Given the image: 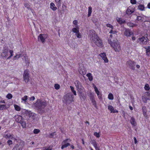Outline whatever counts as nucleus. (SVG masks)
I'll list each match as a JSON object with an SVG mask.
<instances>
[{"label": "nucleus", "instance_id": "nucleus-45", "mask_svg": "<svg viewBox=\"0 0 150 150\" xmlns=\"http://www.w3.org/2000/svg\"><path fill=\"white\" fill-rule=\"evenodd\" d=\"M40 132V129H35L33 131V133L35 134H38Z\"/></svg>", "mask_w": 150, "mask_h": 150}, {"label": "nucleus", "instance_id": "nucleus-33", "mask_svg": "<svg viewBox=\"0 0 150 150\" xmlns=\"http://www.w3.org/2000/svg\"><path fill=\"white\" fill-rule=\"evenodd\" d=\"M92 8L91 6H89L88 7V17H90L91 15V14L92 12Z\"/></svg>", "mask_w": 150, "mask_h": 150}, {"label": "nucleus", "instance_id": "nucleus-19", "mask_svg": "<svg viewBox=\"0 0 150 150\" xmlns=\"http://www.w3.org/2000/svg\"><path fill=\"white\" fill-rule=\"evenodd\" d=\"M130 122L132 125L134 126H135L137 125L135 119L133 117L131 118L130 120Z\"/></svg>", "mask_w": 150, "mask_h": 150}, {"label": "nucleus", "instance_id": "nucleus-58", "mask_svg": "<svg viewBox=\"0 0 150 150\" xmlns=\"http://www.w3.org/2000/svg\"><path fill=\"white\" fill-rule=\"evenodd\" d=\"M106 26L107 27L111 28L112 29L113 28V27L112 25L110 24H107L106 25Z\"/></svg>", "mask_w": 150, "mask_h": 150}, {"label": "nucleus", "instance_id": "nucleus-22", "mask_svg": "<svg viewBox=\"0 0 150 150\" xmlns=\"http://www.w3.org/2000/svg\"><path fill=\"white\" fill-rule=\"evenodd\" d=\"M3 137L5 138L6 139H11L13 138V137H12V135H11L10 133H8L7 134H4V135Z\"/></svg>", "mask_w": 150, "mask_h": 150}, {"label": "nucleus", "instance_id": "nucleus-18", "mask_svg": "<svg viewBox=\"0 0 150 150\" xmlns=\"http://www.w3.org/2000/svg\"><path fill=\"white\" fill-rule=\"evenodd\" d=\"M108 109L110 110L111 112L115 113L118 112V111L116 109L115 110L113 107L111 105H109L108 107Z\"/></svg>", "mask_w": 150, "mask_h": 150}, {"label": "nucleus", "instance_id": "nucleus-23", "mask_svg": "<svg viewBox=\"0 0 150 150\" xmlns=\"http://www.w3.org/2000/svg\"><path fill=\"white\" fill-rule=\"evenodd\" d=\"M9 107V105H0V110H3L8 108Z\"/></svg>", "mask_w": 150, "mask_h": 150}, {"label": "nucleus", "instance_id": "nucleus-52", "mask_svg": "<svg viewBox=\"0 0 150 150\" xmlns=\"http://www.w3.org/2000/svg\"><path fill=\"white\" fill-rule=\"evenodd\" d=\"M24 6H25V7H27L28 9H30L31 10V11L33 13V9H32L31 8H29L28 7V4L27 3H25V4H24Z\"/></svg>", "mask_w": 150, "mask_h": 150}, {"label": "nucleus", "instance_id": "nucleus-3", "mask_svg": "<svg viewBox=\"0 0 150 150\" xmlns=\"http://www.w3.org/2000/svg\"><path fill=\"white\" fill-rule=\"evenodd\" d=\"M73 98V95L68 93L64 96L63 101L66 105H68L74 101Z\"/></svg>", "mask_w": 150, "mask_h": 150}, {"label": "nucleus", "instance_id": "nucleus-8", "mask_svg": "<svg viewBox=\"0 0 150 150\" xmlns=\"http://www.w3.org/2000/svg\"><path fill=\"white\" fill-rule=\"evenodd\" d=\"M8 47L4 45L3 47L2 52L1 53V56L3 58L6 57L8 54Z\"/></svg>", "mask_w": 150, "mask_h": 150}, {"label": "nucleus", "instance_id": "nucleus-36", "mask_svg": "<svg viewBox=\"0 0 150 150\" xmlns=\"http://www.w3.org/2000/svg\"><path fill=\"white\" fill-rule=\"evenodd\" d=\"M14 107L16 110L17 111H20L21 110V108L19 106L15 104L14 105Z\"/></svg>", "mask_w": 150, "mask_h": 150}, {"label": "nucleus", "instance_id": "nucleus-63", "mask_svg": "<svg viewBox=\"0 0 150 150\" xmlns=\"http://www.w3.org/2000/svg\"><path fill=\"white\" fill-rule=\"evenodd\" d=\"M35 98L34 96H32V97L29 98V100H35Z\"/></svg>", "mask_w": 150, "mask_h": 150}, {"label": "nucleus", "instance_id": "nucleus-4", "mask_svg": "<svg viewBox=\"0 0 150 150\" xmlns=\"http://www.w3.org/2000/svg\"><path fill=\"white\" fill-rule=\"evenodd\" d=\"M110 45L115 52H118L121 50V47L117 40H113Z\"/></svg>", "mask_w": 150, "mask_h": 150}, {"label": "nucleus", "instance_id": "nucleus-48", "mask_svg": "<svg viewBox=\"0 0 150 150\" xmlns=\"http://www.w3.org/2000/svg\"><path fill=\"white\" fill-rule=\"evenodd\" d=\"M91 144L93 145L94 147L98 145L97 144L95 140H93L91 141Z\"/></svg>", "mask_w": 150, "mask_h": 150}, {"label": "nucleus", "instance_id": "nucleus-42", "mask_svg": "<svg viewBox=\"0 0 150 150\" xmlns=\"http://www.w3.org/2000/svg\"><path fill=\"white\" fill-rule=\"evenodd\" d=\"M108 98L110 100H112L113 99V94L111 93H110L108 95Z\"/></svg>", "mask_w": 150, "mask_h": 150}, {"label": "nucleus", "instance_id": "nucleus-35", "mask_svg": "<svg viewBox=\"0 0 150 150\" xmlns=\"http://www.w3.org/2000/svg\"><path fill=\"white\" fill-rule=\"evenodd\" d=\"M142 99L144 103H147V100H148L147 99V98L144 95L142 96Z\"/></svg>", "mask_w": 150, "mask_h": 150}, {"label": "nucleus", "instance_id": "nucleus-53", "mask_svg": "<svg viewBox=\"0 0 150 150\" xmlns=\"http://www.w3.org/2000/svg\"><path fill=\"white\" fill-rule=\"evenodd\" d=\"M54 87L56 89L58 90L60 88V86L57 84H55L54 85Z\"/></svg>", "mask_w": 150, "mask_h": 150}, {"label": "nucleus", "instance_id": "nucleus-32", "mask_svg": "<svg viewBox=\"0 0 150 150\" xmlns=\"http://www.w3.org/2000/svg\"><path fill=\"white\" fill-rule=\"evenodd\" d=\"M145 7L144 5L140 4L138 6V9L141 11L144 10Z\"/></svg>", "mask_w": 150, "mask_h": 150}, {"label": "nucleus", "instance_id": "nucleus-6", "mask_svg": "<svg viewBox=\"0 0 150 150\" xmlns=\"http://www.w3.org/2000/svg\"><path fill=\"white\" fill-rule=\"evenodd\" d=\"M136 63L131 60L128 61L126 63L127 65V67L133 70H135V66Z\"/></svg>", "mask_w": 150, "mask_h": 150}, {"label": "nucleus", "instance_id": "nucleus-30", "mask_svg": "<svg viewBox=\"0 0 150 150\" xmlns=\"http://www.w3.org/2000/svg\"><path fill=\"white\" fill-rule=\"evenodd\" d=\"M50 8L53 11H55L57 9V8L55 6L54 4L53 3H51L50 4Z\"/></svg>", "mask_w": 150, "mask_h": 150}, {"label": "nucleus", "instance_id": "nucleus-39", "mask_svg": "<svg viewBox=\"0 0 150 150\" xmlns=\"http://www.w3.org/2000/svg\"><path fill=\"white\" fill-rule=\"evenodd\" d=\"M70 88L71 91L74 94L75 96H76V92L74 90V87L72 86H70Z\"/></svg>", "mask_w": 150, "mask_h": 150}, {"label": "nucleus", "instance_id": "nucleus-11", "mask_svg": "<svg viewBox=\"0 0 150 150\" xmlns=\"http://www.w3.org/2000/svg\"><path fill=\"white\" fill-rule=\"evenodd\" d=\"M134 11V8L132 7V6H129L127 8L126 12L125 14H127L128 15L131 14L132 13H133Z\"/></svg>", "mask_w": 150, "mask_h": 150}, {"label": "nucleus", "instance_id": "nucleus-24", "mask_svg": "<svg viewBox=\"0 0 150 150\" xmlns=\"http://www.w3.org/2000/svg\"><path fill=\"white\" fill-rule=\"evenodd\" d=\"M127 25L129 27H136L137 25L136 24H134V23H132L131 21L129 22H126Z\"/></svg>", "mask_w": 150, "mask_h": 150}, {"label": "nucleus", "instance_id": "nucleus-44", "mask_svg": "<svg viewBox=\"0 0 150 150\" xmlns=\"http://www.w3.org/2000/svg\"><path fill=\"white\" fill-rule=\"evenodd\" d=\"M28 97L27 96H25L22 98V101H23L25 103L28 99Z\"/></svg>", "mask_w": 150, "mask_h": 150}, {"label": "nucleus", "instance_id": "nucleus-15", "mask_svg": "<svg viewBox=\"0 0 150 150\" xmlns=\"http://www.w3.org/2000/svg\"><path fill=\"white\" fill-rule=\"evenodd\" d=\"M133 34V32L131 31L129 29H126L125 30L124 33V35L127 37L130 36Z\"/></svg>", "mask_w": 150, "mask_h": 150}, {"label": "nucleus", "instance_id": "nucleus-51", "mask_svg": "<svg viewBox=\"0 0 150 150\" xmlns=\"http://www.w3.org/2000/svg\"><path fill=\"white\" fill-rule=\"evenodd\" d=\"M79 72L81 74L85 75L86 73V71H85L84 69H83V71L80 70Z\"/></svg>", "mask_w": 150, "mask_h": 150}, {"label": "nucleus", "instance_id": "nucleus-61", "mask_svg": "<svg viewBox=\"0 0 150 150\" xmlns=\"http://www.w3.org/2000/svg\"><path fill=\"white\" fill-rule=\"evenodd\" d=\"M73 24H74L75 25H76L75 26H76V27L77 25V23H78L77 21L76 20H74V21H73Z\"/></svg>", "mask_w": 150, "mask_h": 150}, {"label": "nucleus", "instance_id": "nucleus-56", "mask_svg": "<svg viewBox=\"0 0 150 150\" xmlns=\"http://www.w3.org/2000/svg\"><path fill=\"white\" fill-rule=\"evenodd\" d=\"M109 33L111 34H116L117 33V31L115 30L113 31L112 29L111 30Z\"/></svg>", "mask_w": 150, "mask_h": 150}, {"label": "nucleus", "instance_id": "nucleus-27", "mask_svg": "<svg viewBox=\"0 0 150 150\" xmlns=\"http://www.w3.org/2000/svg\"><path fill=\"white\" fill-rule=\"evenodd\" d=\"M117 22L120 24H122L124 23H126V22L124 19L122 18H119L117 20Z\"/></svg>", "mask_w": 150, "mask_h": 150}, {"label": "nucleus", "instance_id": "nucleus-37", "mask_svg": "<svg viewBox=\"0 0 150 150\" xmlns=\"http://www.w3.org/2000/svg\"><path fill=\"white\" fill-rule=\"evenodd\" d=\"M78 92L79 93V94L81 93H83V92H85L84 90L82 89V87H81L80 88H79V89H77Z\"/></svg>", "mask_w": 150, "mask_h": 150}, {"label": "nucleus", "instance_id": "nucleus-25", "mask_svg": "<svg viewBox=\"0 0 150 150\" xmlns=\"http://www.w3.org/2000/svg\"><path fill=\"white\" fill-rule=\"evenodd\" d=\"M146 49V55L148 56H150V46H149L146 47H144Z\"/></svg>", "mask_w": 150, "mask_h": 150}, {"label": "nucleus", "instance_id": "nucleus-49", "mask_svg": "<svg viewBox=\"0 0 150 150\" xmlns=\"http://www.w3.org/2000/svg\"><path fill=\"white\" fill-rule=\"evenodd\" d=\"M13 96L11 93H8L6 96V97L8 99H11L12 98Z\"/></svg>", "mask_w": 150, "mask_h": 150}, {"label": "nucleus", "instance_id": "nucleus-60", "mask_svg": "<svg viewBox=\"0 0 150 150\" xmlns=\"http://www.w3.org/2000/svg\"><path fill=\"white\" fill-rule=\"evenodd\" d=\"M57 4V7H59L61 6V1H59V2H56Z\"/></svg>", "mask_w": 150, "mask_h": 150}, {"label": "nucleus", "instance_id": "nucleus-62", "mask_svg": "<svg viewBox=\"0 0 150 150\" xmlns=\"http://www.w3.org/2000/svg\"><path fill=\"white\" fill-rule=\"evenodd\" d=\"M8 144L10 146L11 144H12V142L11 140H9L7 142Z\"/></svg>", "mask_w": 150, "mask_h": 150}, {"label": "nucleus", "instance_id": "nucleus-64", "mask_svg": "<svg viewBox=\"0 0 150 150\" xmlns=\"http://www.w3.org/2000/svg\"><path fill=\"white\" fill-rule=\"evenodd\" d=\"M52 149L50 147L47 148H45V149H43V150H51Z\"/></svg>", "mask_w": 150, "mask_h": 150}, {"label": "nucleus", "instance_id": "nucleus-20", "mask_svg": "<svg viewBox=\"0 0 150 150\" xmlns=\"http://www.w3.org/2000/svg\"><path fill=\"white\" fill-rule=\"evenodd\" d=\"M48 137L49 138L55 139L57 137V136L56 132H54L52 133H50L48 136Z\"/></svg>", "mask_w": 150, "mask_h": 150}, {"label": "nucleus", "instance_id": "nucleus-38", "mask_svg": "<svg viewBox=\"0 0 150 150\" xmlns=\"http://www.w3.org/2000/svg\"><path fill=\"white\" fill-rule=\"evenodd\" d=\"M22 56V55L21 54H16L15 56H14L13 57V59L14 60H16L18 59L20 57Z\"/></svg>", "mask_w": 150, "mask_h": 150}, {"label": "nucleus", "instance_id": "nucleus-21", "mask_svg": "<svg viewBox=\"0 0 150 150\" xmlns=\"http://www.w3.org/2000/svg\"><path fill=\"white\" fill-rule=\"evenodd\" d=\"M16 121L20 123L21 121H22L23 119L22 117L21 116H15Z\"/></svg>", "mask_w": 150, "mask_h": 150}, {"label": "nucleus", "instance_id": "nucleus-17", "mask_svg": "<svg viewBox=\"0 0 150 150\" xmlns=\"http://www.w3.org/2000/svg\"><path fill=\"white\" fill-rule=\"evenodd\" d=\"M93 86L94 88L95 91L96 93V94L97 95V96H98V98L99 99H101L102 98L101 94L99 92V91L98 90V89L96 87V86L95 85H94Z\"/></svg>", "mask_w": 150, "mask_h": 150}, {"label": "nucleus", "instance_id": "nucleus-46", "mask_svg": "<svg viewBox=\"0 0 150 150\" xmlns=\"http://www.w3.org/2000/svg\"><path fill=\"white\" fill-rule=\"evenodd\" d=\"M90 99L91 101L92 100H94V97L93 95V93H91L90 94Z\"/></svg>", "mask_w": 150, "mask_h": 150}, {"label": "nucleus", "instance_id": "nucleus-13", "mask_svg": "<svg viewBox=\"0 0 150 150\" xmlns=\"http://www.w3.org/2000/svg\"><path fill=\"white\" fill-rule=\"evenodd\" d=\"M99 55L104 60L105 63H107L108 62V60L106 57L105 53L104 52L101 53L99 54Z\"/></svg>", "mask_w": 150, "mask_h": 150}, {"label": "nucleus", "instance_id": "nucleus-16", "mask_svg": "<svg viewBox=\"0 0 150 150\" xmlns=\"http://www.w3.org/2000/svg\"><path fill=\"white\" fill-rule=\"evenodd\" d=\"M80 99L84 101L86 98V94L85 92H83L79 94Z\"/></svg>", "mask_w": 150, "mask_h": 150}, {"label": "nucleus", "instance_id": "nucleus-26", "mask_svg": "<svg viewBox=\"0 0 150 150\" xmlns=\"http://www.w3.org/2000/svg\"><path fill=\"white\" fill-rule=\"evenodd\" d=\"M75 84L77 89H79V88L82 87L81 82L78 81H76Z\"/></svg>", "mask_w": 150, "mask_h": 150}, {"label": "nucleus", "instance_id": "nucleus-10", "mask_svg": "<svg viewBox=\"0 0 150 150\" xmlns=\"http://www.w3.org/2000/svg\"><path fill=\"white\" fill-rule=\"evenodd\" d=\"M139 40L140 42V44L142 45L146 44L147 42L149 41L147 37L145 38L144 36L139 38Z\"/></svg>", "mask_w": 150, "mask_h": 150}, {"label": "nucleus", "instance_id": "nucleus-54", "mask_svg": "<svg viewBox=\"0 0 150 150\" xmlns=\"http://www.w3.org/2000/svg\"><path fill=\"white\" fill-rule=\"evenodd\" d=\"M76 35L77 37L78 38H81V35L79 32H78L76 34Z\"/></svg>", "mask_w": 150, "mask_h": 150}, {"label": "nucleus", "instance_id": "nucleus-5", "mask_svg": "<svg viewBox=\"0 0 150 150\" xmlns=\"http://www.w3.org/2000/svg\"><path fill=\"white\" fill-rule=\"evenodd\" d=\"M30 78L29 71L28 70H25L24 71L23 74V80L26 83H27L29 80Z\"/></svg>", "mask_w": 150, "mask_h": 150}, {"label": "nucleus", "instance_id": "nucleus-43", "mask_svg": "<svg viewBox=\"0 0 150 150\" xmlns=\"http://www.w3.org/2000/svg\"><path fill=\"white\" fill-rule=\"evenodd\" d=\"M142 109L143 114L144 115L146 114V107L145 106L142 107Z\"/></svg>", "mask_w": 150, "mask_h": 150}, {"label": "nucleus", "instance_id": "nucleus-34", "mask_svg": "<svg viewBox=\"0 0 150 150\" xmlns=\"http://www.w3.org/2000/svg\"><path fill=\"white\" fill-rule=\"evenodd\" d=\"M21 149V147L18 144H16L13 147V150H20Z\"/></svg>", "mask_w": 150, "mask_h": 150}, {"label": "nucleus", "instance_id": "nucleus-55", "mask_svg": "<svg viewBox=\"0 0 150 150\" xmlns=\"http://www.w3.org/2000/svg\"><path fill=\"white\" fill-rule=\"evenodd\" d=\"M94 135L97 138H99L100 137L99 133L97 132H94Z\"/></svg>", "mask_w": 150, "mask_h": 150}, {"label": "nucleus", "instance_id": "nucleus-31", "mask_svg": "<svg viewBox=\"0 0 150 150\" xmlns=\"http://www.w3.org/2000/svg\"><path fill=\"white\" fill-rule=\"evenodd\" d=\"M86 76L88 77V79L90 81H91L93 80V77L91 73H89L87 74Z\"/></svg>", "mask_w": 150, "mask_h": 150}, {"label": "nucleus", "instance_id": "nucleus-41", "mask_svg": "<svg viewBox=\"0 0 150 150\" xmlns=\"http://www.w3.org/2000/svg\"><path fill=\"white\" fill-rule=\"evenodd\" d=\"M146 91H149L150 89V88L148 84H146L144 87Z\"/></svg>", "mask_w": 150, "mask_h": 150}, {"label": "nucleus", "instance_id": "nucleus-50", "mask_svg": "<svg viewBox=\"0 0 150 150\" xmlns=\"http://www.w3.org/2000/svg\"><path fill=\"white\" fill-rule=\"evenodd\" d=\"M24 58H23V59L25 61V62L26 63V64H27L28 63V64H29V63L28 62V57H24Z\"/></svg>", "mask_w": 150, "mask_h": 150}, {"label": "nucleus", "instance_id": "nucleus-7", "mask_svg": "<svg viewBox=\"0 0 150 150\" xmlns=\"http://www.w3.org/2000/svg\"><path fill=\"white\" fill-rule=\"evenodd\" d=\"M48 37V35L45 34H41L38 37V40L39 41H41L43 43L45 42V39Z\"/></svg>", "mask_w": 150, "mask_h": 150}, {"label": "nucleus", "instance_id": "nucleus-2", "mask_svg": "<svg viewBox=\"0 0 150 150\" xmlns=\"http://www.w3.org/2000/svg\"><path fill=\"white\" fill-rule=\"evenodd\" d=\"M47 105L46 101L39 99H38L34 104L35 107L39 113H42L45 112L44 109Z\"/></svg>", "mask_w": 150, "mask_h": 150}, {"label": "nucleus", "instance_id": "nucleus-59", "mask_svg": "<svg viewBox=\"0 0 150 150\" xmlns=\"http://www.w3.org/2000/svg\"><path fill=\"white\" fill-rule=\"evenodd\" d=\"M136 0H130V3L132 4H135L136 3Z\"/></svg>", "mask_w": 150, "mask_h": 150}, {"label": "nucleus", "instance_id": "nucleus-47", "mask_svg": "<svg viewBox=\"0 0 150 150\" xmlns=\"http://www.w3.org/2000/svg\"><path fill=\"white\" fill-rule=\"evenodd\" d=\"M9 52L10 54V56L8 57L7 59H9L11 58V57L13 56V51L12 50H11L9 51Z\"/></svg>", "mask_w": 150, "mask_h": 150}, {"label": "nucleus", "instance_id": "nucleus-28", "mask_svg": "<svg viewBox=\"0 0 150 150\" xmlns=\"http://www.w3.org/2000/svg\"><path fill=\"white\" fill-rule=\"evenodd\" d=\"M144 95L147 98V99L150 100V93L149 91L146 92L144 93Z\"/></svg>", "mask_w": 150, "mask_h": 150}, {"label": "nucleus", "instance_id": "nucleus-40", "mask_svg": "<svg viewBox=\"0 0 150 150\" xmlns=\"http://www.w3.org/2000/svg\"><path fill=\"white\" fill-rule=\"evenodd\" d=\"M72 31L74 33H75L76 34L78 32H79V29L78 28H74L72 29Z\"/></svg>", "mask_w": 150, "mask_h": 150}, {"label": "nucleus", "instance_id": "nucleus-14", "mask_svg": "<svg viewBox=\"0 0 150 150\" xmlns=\"http://www.w3.org/2000/svg\"><path fill=\"white\" fill-rule=\"evenodd\" d=\"M136 16H137V19L136 20V22H137V21H139V22H142L144 21V17H146V16H137V15H136Z\"/></svg>", "mask_w": 150, "mask_h": 150}, {"label": "nucleus", "instance_id": "nucleus-12", "mask_svg": "<svg viewBox=\"0 0 150 150\" xmlns=\"http://www.w3.org/2000/svg\"><path fill=\"white\" fill-rule=\"evenodd\" d=\"M69 140V139H67L63 141L61 147L62 149H63L64 148H66L70 145V144L68 143Z\"/></svg>", "mask_w": 150, "mask_h": 150}, {"label": "nucleus", "instance_id": "nucleus-1", "mask_svg": "<svg viewBox=\"0 0 150 150\" xmlns=\"http://www.w3.org/2000/svg\"><path fill=\"white\" fill-rule=\"evenodd\" d=\"M89 37L91 40V42H94L98 47H102L103 46L101 40L93 30L90 31Z\"/></svg>", "mask_w": 150, "mask_h": 150}, {"label": "nucleus", "instance_id": "nucleus-29", "mask_svg": "<svg viewBox=\"0 0 150 150\" xmlns=\"http://www.w3.org/2000/svg\"><path fill=\"white\" fill-rule=\"evenodd\" d=\"M20 123L21 124L23 128H25L26 127V122L24 119L21 121Z\"/></svg>", "mask_w": 150, "mask_h": 150}, {"label": "nucleus", "instance_id": "nucleus-57", "mask_svg": "<svg viewBox=\"0 0 150 150\" xmlns=\"http://www.w3.org/2000/svg\"><path fill=\"white\" fill-rule=\"evenodd\" d=\"M93 105H94L95 107L96 106V101L95 99L93 100H92L91 101Z\"/></svg>", "mask_w": 150, "mask_h": 150}, {"label": "nucleus", "instance_id": "nucleus-9", "mask_svg": "<svg viewBox=\"0 0 150 150\" xmlns=\"http://www.w3.org/2000/svg\"><path fill=\"white\" fill-rule=\"evenodd\" d=\"M30 118H31L33 120H35L37 115L30 111L26 110L24 112Z\"/></svg>", "mask_w": 150, "mask_h": 150}]
</instances>
